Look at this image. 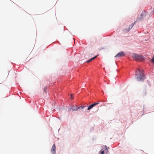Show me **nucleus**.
<instances>
[{"mask_svg": "<svg viewBox=\"0 0 154 154\" xmlns=\"http://www.w3.org/2000/svg\"><path fill=\"white\" fill-rule=\"evenodd\" d=\"M135 77L136 80L138 81H142L143 80L145 77L143 70L139 68H137L135 71Z\"/></svg>", "mask_w": 154, "mask_h": 154, "instance_id": "nucleus-1", "label": "nucleus"}, {"mask_svg": "<svg viewBox=\"0 0 154 154\" xmlns=\"http://www.w3.org/2000/svg\"><path fill=\"white\" fill-rule=\"evenodd\" d=\"M132 57L134 60L136 61H142L144 59L142 55L136 54H134Z\"/></svg>", "mask_w": 154, "mask_h": 154, "instance_id": "nucleus-2", "label": "nucleus"}, {"mask_svg": "<svg viewBox=\"0 0 154 154\" xmlns=\"http://www.w3.org/2000/svg\"><path fill=\"white\" fill-rule=\"evenodd\" d=\"M147 14V13L145 11H143L140 15L141 17L140 18H138L137 19V21L142 20Z\"/></svg>", "mask_w": 154, "mask_h": 154, "instance_id": "nucleus-3", "label": "nucleus"}, {"mask_svg": "<svg viewBox=\"0 0 154 154\" xmlns=\"http://www.w3.org/2000/svg\"><path fill=\"white\" fill-rule=\"evenodd\" d=\"M125 55V54L123 51L121 52L118 53L117 55L115 56L116 57H121L124 56Z\"/></svg>", "mask_w": 154, "mask_h": 154, "instance_id": "nucleus-4", "label": "nucleus"}, {"mask_svg": "<svg viewBox=\"0 0 154 154\" xmlns=\"http://www.w3.org/2000/svg\"><path fill=\"white\" fill-rule=\"evenodd\" d=\"M99 104V103H94V104H93L91 105H90L88 108L87 109L88 110H89L91 109H92L96 105Z\"/></svg>", "mask_w": 154, "mask_h": 154, "instance_id": "nucleus-5", "label": "nucleus"}, {"mask_svg": "<svg viewBox=\"0 0 154 154\" xmlns=\"http://www.w3.org/2000/svg\"><path fill=\"white\" fill-rule=\"evenodd\" d=\"M56 146L55 144H54L51 149V152L52 154H55L56 152Z\"/></svg>", "mask_w": 154, "mask_h": 154, "instance_id": "nucleus-6", "label": "nucleus"}, {"mask_svg": "<svg viewBox=\"0 0 154 154\" xmlns=\"http://www.w3.org/2000/svg\"><path fill=\"white\" fill-rule=\"evenodd\" d=\"M76 106V108H74L73 106L72 108V111H74L77 110V109H82L84 108L85 107H86V106H79V107H78L77 106Z\"/></svg>", "mask_w": 154, "mask_h": 154, "instance_id": "nucleus-7", "label": "nucleus"}, {"mask_svg": "<svg viewBox=\"0 0 154 154\" xmlns=\"http://www.w3.org/2000/svg\"><path fill=\"white\" fill-rule=\"evenodd\" d=\"M135 22H134V23H132V24H131V25H130L129 26V29H124L123 30V31L124 32H128V31L130 30V29H131L132 28V27H133L134 23H135Z\"/></svg>", "mask_w": 154, "mask_h": 154, "instance_id": "nucleus-8", "label": "nucleus"}, {"mask_svg": "<svg viewBox=\"0 0 154 154\" xmlns=\"http://www.w3.org/2000/svg\"><path fill=\"white\" fill-rule=\"evenodd\" d=\"M97 57V56H96L94 57H93V58H91L90 59H89L88 60V61H86V62L87 63H88L89 62H91V61L92 60H94V59H95Z\"/></svg>", "mask_w": 154, "mask_h": 154, "instance_id": "nucleus-9", "label": "nucleus"}, {"mask_svg": "<svg viewBox=\"0 0 154 154\" xmlns=\"http://www.w3.org/2000/svg\"><path fill=\"white\" fill-rule=\"evenodd\" d=\"M47 87L46 86H45L44 88V91L45 93H46L47 92Z\"/></svg>", "mask_w": 154, "mask_h": 154, "instance_id": "nucleus-10", "label": "nucleus"}, {"mask_svg": "<svg viewBox=\"0 0 154 154\" xmlns=\"http://www.w3.org/2000/svg\"><path fill=\"white\" fill-rule=\"evenodd\" d=\"M105 147L106 148L105 149V150H106V152H107L108 151V150L109 147H107L106 146H105Z\"/></svg>", "mask_w": 154, "mask_h": 154, "instance_id": "nucleus-11", "label": "nucleus"}, {"mask_svg": "<svg viewBox=\"0 0 154 154\" xmlns=\"http://www.w3.org/2000/svg\"><path fill=\"white\" fill-rule=\"evenodd\" d=\"M104 151H100V154H104Z\"/></svg>", "mask_w": 154, "mask_h": 154, "instance_id": "nucleus-12", "label": "nucleus"}, {"mask_svg": "<svg viewBox=\"0 0 154 154\" xmlns=\"http://www.w3.org/2000/svg\"><path fill=\"white\" fill-rule=\"evenodd\" d=\"M152 62L154 63V56L152 57Z\"/></svg>", "mask_w": 154, "mask_h": 154, "instance_id": "nucleus-13", "label": "nucleus"}, {"mask_svg": "<svg viewBox=\"0 0 154 154\" xmlns=\"http://www.w3.org/2000/svg\"><path fill=\"white\" fill-rule=\"evenodd\" d=\"M73 96V94H71V99H73V97H72Z\"/></svg>", "mask_w": 154, "mask_h": 154, "instance_id": "nucleus-14", "label": "nucleus"}, {"mask_svg": "<svg viewBox=\"0 0 154 154\" xmlns=\"http://www.w3.org/2000/svg\"><path fill=\"white\" fill-rule=\"evenodd\" d=\"M76 105L75 106H73L71 108V109H72V108L73 107V108H76Z\"/></svg>", "mask_w": 154, "mask_h": 154, "instance_id": "nucleus-15", "label": "nucleus"}]
</instances>
